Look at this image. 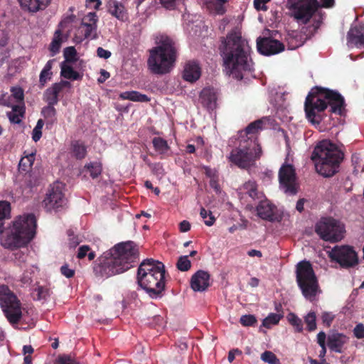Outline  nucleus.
<instances>
[{
	"label": "nucleus",
	"instance_id": "nucleus-1",
	"mask_svg": "<svg viewBox=\"0 0 364 364\" xmlns=\"http://www.w3.org/2000/svg\"><path fill=\"white\" fill-rule=\"evenodd\" d=\"M219 50L223 58L224 71L237 80L244 77V73L253 70L250 53L251 48L247 41L242 36L241 31L235 28L226 37L220 38Z\"/></svg>",
	"mask_w": 364,
	"mask_h": 364
},
{
	"label": "nucleus",
	"instance_id": "nucleus-2",
	"mask_svg": "<svg viewBox=\"0 0 364 364\" xmlns=\"http://www.w3.org/2000/svg\"><path fill=\"white\" fill-rule=\"evenodd\" d=\"M330 107L329 112L343 116L346 112L344 97L337 90L316 86L307 95L304 102L306 119L318 125L324 118L323 112Z\"/></svg>",
	"mask_w": 364,
	"mask_h": 364
},
{
	"label": "nucleus",
	"instance_id": "nucleus-3",
	"mask_svg": "<svg viewBox=\"0 0 364 364\" xmlns=\"http://www.w3.org/2000/svg\"><path fill=\"white\" fill-rule=\"evenodd\" d=\"M341 146L343 145L339 146L330 139H323L316 143L311 158L319 175L331 178L339 172L345 158Z\"/></svg>",
	"mask_w": 364,
	"mask_h": 364
},
{
	"label": "nucleus",
	"instance_id": "nucleus-4",
	"mask_svg": "<svg viewBox=\"0 0 364 364\" xmlns=\"http://www.w3.org/2000/svg\"><path fill=\"white\" fill-rule=\"evenodd\" d=\"M108 255L109 257L99 266L102 277H109L127 271L139 254L137 245L132 241H127L116 245Z\"/></svg>",
	"mask_w": 364,
	"mask_h": 364
},
{
	"label": "nucleus",
	"instance_id": "nucleus-5",
	"mask_svg": "<svg viewBox=\"0 0 364 364\" xmlns=\"http://www.w3.org/2000/svg\"><path fill=\"white\" fill-rule=\"evenodd\" d=\"M36 221L33 214L18 217L12 226L2 231L1 245L13 250L26 245L34 237Z\"/></svg>",
	"mask_w": 364,
	"mask_h": 364
},
{
	"label": "nucleus",
	"instance_id": "nucleus-6",
	"mask_svg": "<svg viewBox=\"0 0 364 364\" xmlns=\"http://www.w3.org/2000/svg\"><path fill=\"white\" fill-rule=\"evenodd\" d=\"M287 8L298 23L310 26L315 33L321 26L325 13L321 10V4L317 0H287Z\"/></svg>",
	"mask_w": 364,
	"mask_h": 364
},
{
	"label": "nucleus",
	"instance_id": "nucleus-7",
	"mask_svg": "<svg viewBox=\"0 0 364 364\" xmlns=\"http://www.w3.org/2000/svg\"><path fill=\"white\" fill-rule=\"evenodd\" d=\"M159 261L152 259H144L137 271V283L146 291L151 298L159 296Z\"/></svg>",
	"mask_w": 364,
	"mask_h": 364
},
{
	"label": "nucleus",
	"instance_id": "nucleus-8",
	"mask_svg": "<svg viewBox=\"0 0 364 364\" xmlns=\"http://www.w3.org/2000/svg\"><path fill=\"white\" fill-rule=\"evenodd\" d=\"M262 148L256 140H250L246 145L241 143L233 149L229 156V161L241 169L248 170L255 165V162L262 156Z\"/></svg>",
	"mask_w": 364,
	"mask_h": 364
},
{
	"label": "nucleus",
	"instance_id": "nucleus-9",
	"mask_svg": "<svg viewBox=\"0 0 364 364\" xmlns=\"http://www.w3.org/2000/svg\"><path fill=\"white\" fill-rule=\"evenodd\" d=\"M296 281L303 296L310 301L316 296L318 282L310 262L303 260L296 265Z\"/></svg>",
	"mask_w": 364,
	"mask_h": 364
},
{
	"label": "nucleus",
	"instance_id": "nucleus-10",
	"mask_svg": "<svg viewBox=\"0 0 364 364\" xmlns=\"http://www.w3.org/2000/svg\"><path fill=\"white\" fill-rule=\"evenodd\" d=\"M178 57L176 42L166 34H161V75L169 73Z\"/></svg>",
	"mask_w": 364,
	"mask_h": 364
},
{
	"label": "nucleus",
	"instance_id": "nucleus-11",
	"mask_svg": "<svg viewBox=\"0 0 364 364\" xmlns=\"http://www.w3.org/2000/svg\"><path fill=\"white\" fill-rule=\"evenodd\" d=\"M316 232L323 240L336 242L343 237L345 229L338 220L332 218H324L316 224Z\"/></svg>",
	"mask_w": 364,
	"mask_h": 364
},
{
	"label": "nucleus",
	"instance_id": "nucleus-12",
	"mask_svg": "<svg viewBox=\"0 0 364 364\" xmlns=\"http://www.w3.org/2000/svg\"><path fill=\"white\" fill-rule=\"evenodd\" d=\"M329 257L343 268L353 267L358 262L356 252L348 245L336 246L329 252Z\"/></svg>",
	"mask_w": 364,
	"mask_h": 364
},
{
	"label": "nucleus",
	"instance_id": "nucleus-13",
	"mask_svg": "<svg viewBox=\"0 0 364 364\" xmlns=\"http://www.w3.org/2000/svg\"><path fill=\"white\" fill-rule=\"evenodd\" d=\"M0 304L4 314L9 321L11 323H16L22 316L21 304L16 296L9 293L0 297Z\"/></svg>",
	"mask_w": 364,
	"mask_h": 364
},
{
	"label": "nucleus",
	"instance_id": "nucleus-14",
	"mask_svg": "<svg viewBox=\"0 0 364 364\" xmlns=\"http://www.w3.org/2000/svg\"><path fill=\"white\" fill-rule=\"evenodd\" d=\"M62 186L63 185L60 183H56L51 186L43 201L46 211L57 210L65 205L66 200L62 191Z\"/></svg>",
	"mask_w": 364,
	"mask_h": 364
},
{
	"label": "nucleus",
	"instance_id": "nucleus-15",
	"mask_svg": "<svg viewBox=\"0 0 364 364\" xmlns=\"http://www.w3.org/2000/svg\"><path fill=\"white\" fill-rule=\"evenodd\" d=\"M280 186L285 193L295 195L297 193L296 187V171L291 164H284L279 171Z\"/></svg>",
	"mask_w": 364,
	"mask_h": 364
},
{
	"label": "nucleus",
	"instance_id": "nucleus-16",
	"mask_svg": "<svg viewBox=\"0 0 364 364\" xmlns=\"http://www.w3.org/2000/svg\"><path fill=\"white\" fill-rule=\"evenodd\" d=\"M257 48L264 55L277 54L284 50V45L279 41L267 37L257 39Z\"/></svg>",
	"mask_w": 364,
	"mask_h": 364
},
{
	"label": "nucleus",
	"instance_id": "nucleus-17",
	"mask_svg": "<svg viewBox=\"0 0 364 364\" xmlns=\"http://www.w3.org/2000/svg\"><path fill=\"white\" fill-rule=\"evenodd\" d=\"M210 285V274L206 271L198 270L191 278L190 287L194 291H205Z\"/></svg>",
	"mask_w": 364,
	"mask_h": 364
},
{
	"label": "nucleus",
	"instance_id": "nucleus-18",
	"mask_svg": "<svg viewBox=\"0 0 364 364\" xmlns=\"http://www.w3.org/2000/svg\"><path fill=\"white\" fill-rule=\"evenodd\" d=\"M239 194L240 198L247 199L249 198L251 200H261L263 197L262 193L258 191V186L255 181H248L243 183L239 188Z\"/></svg>",
	"mask_w": 364,
	"mask_h": 364
},
{
	"label": "nucleus",
	"instance_id": "nucleus-19",
	"mask_svg": "<svg viewBox=\"0 0 364 364\" xmlns=\"http://www.w3.org/2000/svg\"><path fill=\"white\" fill-rule=\"evenodd\" d=\"M276 207L267 200H260L256 208L257 215L262 220L273 222L277 217L274 213Z\"/></svg>",
	"mask_w": 364,
	"mask_h": 364
},
{
	"label": "nucleus",
	"instance_id": "nucleus-20",
	"mask_svg": "<svg viewBox=\"0 0 364 364\" xmlns=\"http://www.w3.org/2000/svg\"><path fill=\"white\" fill-rule=\"evenodd\" d=\"M201 75V69L198 63L196 60H189L185 63L183 78L189 82L197 81Z\"/></svg>",
	"mask_w": 364,
	"mask_h": 364
},
{
	"label": "nucleus",
	"instance_id": "nucleus-21",
	"mask_svg": "<svg viewBox=\"0 0 364 364\" xmlns=\"http://www.w3.org/2000/svg\"><path fill=\"white\" fill-rule=\"evenodd\" d=\"M347 41L349 46H364V25L351 28L347 34Z\"/></svg>",
	"mask_w": 364,
	"mask_h": 364
},
{
	"label": "nucleus",
	"instance_id": "nucleus-22",
	"mask_svg": "<svg viewBox=\"0 0 364 364\" xmlns=\"http://www.w3.org/2000/svg\"><path fill=\"white\" fill-rule=\"evenodd\" d=\"M348 341V337L343 333H333L328 336L327 344L331 350L342 353L343 346Z\"/></svg>",
	"mask_w": 364,
	"mask_h": 364
},
{
	"label": "nucleus",
	"instance_id": "nucleus-23",
	"mask_svg": "<svg viewBox=\"0 0 364 364\" xmlns=\"http://www.w3.org/2000/svg\"><path fill=\"white\" fill-rule=\"evenodd\" d=\"M306 36L302 32L292 31L287 35L286 38L287 46L289 50H295L304 45L306 40Z\"/></svg>",
	"mask_w": 364,
	"mask_h": 364
},
{
	"label": "nucleus",
	"instance_id": "nucleus-24",
	"mask_svg": "<svg viewBox=\"0 0 364 364\" xmlns=\"http://www.w3.org/2000/svg\"><path fill=\"white\" fill-rule=\"evenodd\" d=\"M200 100L203 107L213 110L216 107V96L210 88H204L200 94Z\"/></svg>",
	"mask_w": 364,
	"mask_h": 364
},
{
	"label": "nucleus",
	"instance_id": "nucleus-25",
	"mask_svg": "<svg viewBox=\"0 0 364 364\" xmlns=\"http://www.w3.org/2000/svg\"><path fill=\"white\" fill-rule=\"evenodd\" d=\"M21 7L30 12H36L43 9L50 0H18Z\"/></svg>",
	"mask_w": 364,
	"mask_h": 364
},
{
	"label": "nucleus",
	"instance_id": "nucleus-26",
	"mask_svg": "<svg viewBox=\"0 0 364 364\" xmlns=\"http://www.w3.org/2000/svg\"><path fill=\"white\" fill-rule=\"evenodd\" d=\"M150 55L147 60L149 70L155 73L159 74V46H157L149 50Z\"/></svg>",
	"mask_w": 364,
	"mask_h": 364
},
{
	"label": "nucleus",
	"instance_id": "nucleus-27",
	"mask_svg": "<svg viewBox=\"0 0 364 364\" xmlns=\"http://www.w3.org/2000/svg\"><path fill=\"white\" fill-rule=\"evenodd\" d=\"M109 12L117 18L123 21L125 17L124 8L115 0H109L107 3Z\"/></svg>",
	"mask_w": 364,
	"mask_h": 364
},
{
	"label": "nucleus",
	"instance_id": "nucleus-28",
	"mask_svg": "<svg viewBox=\"0 0 364 364\" xmlns=\"http://www.w3.org/2000/svg\"><path fill=\"white\" fill-rule=\"evenodd\" d=\"M55 105H48L41 110V114L46 119V127L52 126L56 122V109Z\"/></svg>",
	"mask_w": 364,
	"mask_h": 364
},
{
	"label": "nucleus",
	"instance_id": "nucleus-29",
	"mask_svg": "<svg viewBox=\"0 0 364 364\" xmlns=\"http://www.w3.org/2000/svg\"><path fill=\"white\" fill-rule=\"evenodd\" d=\"M120 98L124 100H129L134 102H149L150 99L144 94H141L137 91H127L119 95Z\"/></svg>",
	"mask_w": 364,
	"mask_h": 364
},
{
	"label": "nucleus",
	"instance_id": "nucleus-30",
	"mask_svg": "<svg viewBox=\"0 0 364 364\" xmlns=\"http://www.w3.org/2000/svg\"><path fill=\"white\" fill-rule=\"evenodd\" d=\"M11 218V204L6 200H0V233L2 232L4 221Z\"/></svg>",
	"mask_w": 364,
	"mask_h": 364
},
{
	"label": "nucleus",
	"instance_id": "nucleus-31",
	"mask_svg": "<svg viewBox=\"0 0 364 364\" xmlns=\"http://www.w3.org/2000/svg\"><path fill=\"white\" fill-rule=\"evenodd\" d=\"M60 69V75L64 78L73 80H80L81 78L80 74L75 71L71 66L65 63V62L61 63Z\"/></svg>",
	"mask_w": 364,
	"mask_h": 364
},
{
	"label": "nucleus",
	"instance_id": "nucleus-32",
	"mask_svg": "<svg viewBox=\"0 0 364 364\" xmlns=\"http://www.w3.org/2000/svg\"><path fill=\"white\" fill-rule=\"evenodd\" d=\"M60 91L56 87L53 85L51 87L48 88L43 94V100L48 103V105H56L58 102V94Z\"/></svg>",
	"mask_w": 364,
	"mask_h": 364
},
{
	"label": "nucleus",
	"instance_id": "nucleus-33",
	"mask_svg": "<svg viewBox=\"0 0 364 364\" xmlns=\"http://www.w3.org/2000/svg\"><path fill=\"white\" fill-rule=\"evenodd\" d=\"M263 124L262 119H257L249 124L245 129L246 136L257 134L259 131L262 130Z\"/></svg>",
	"mask_w": 364,
	"mask_h": 364
},
{
	"label": "nucleus",
	"instance_id": "nucleus-34",
	"mask_svg": "<svg viewBox=\"0 0 364 364\" xmlns=\"http://www.w3.org/2000/svg\"><path fill=\"white\" fill-rule=\"evenodd\" d=\"M84 169L90 173L92 178H95L101 174L102 166L100 163L92 162L85 165Z\"/></svg>",
	"mask_w": 364,
	"mask_h": 364
},
{
	"label": "nucleus",
	"instance_id": "nucleus-35",
	"mask_svg": "<svg viewBox=\"0 0 364 364\" xmlns=\"http://www.w3.org/2000/svg\"><path fill=\"white\" fill-rule=\"evenodd\" d=\"M62 43V39L60 37V31L58 30L55 32V36L50 45V50L51 52V55L54 56L57 54L60 48Z\"/></svg>",
	"mask_w": 364,
	"mask_h": 364
},
{
	"label": "nucleus",
	"instance_id": "nucleus-36",
	"mask_svg": "<svg viewBox=\"0 0 364 364\" xmlns=\"http://www.w3.org/2000/svg\"><path fill=\"white\" fill-rule=\"evenodd\" d=\"M72 149L74 156L79 159L85 157L87 151L85 145L79 141H74L72 144Z\"/></svg>",
	"mask_w": 364,
	"mask_h": 364
},
{
	"label": "nucleus",
	"instance_id": "nucleus-37",
	"mask_svg": "<svg viewBox=\"0 0 364 364\" xmlns=\"http://www.w3.org/2000/svg\"><path fill=\"white\" fill-rule=\"evenodd\" d=\"M287 318L289 323L294 327L296 332H302L303 322L300 318H299L294 313H289Z\"/></svg>",
	"mask_w": 364,
	"mask_h": 364
},
{
	"label": "nucleus",
	"instance_id": "nucleus-38",
	"mask_svg": "<svg viewBox=\"0 0 364 364\" xmlns=\"http://www.w3.org/2000/svg\"><path fill=\"white\" fill-rule=\"evenodd\" d=\"M81 26L85 28L84 37L85 38H91L95 39L97 38L96 29L97 25L95 23H90L85 22L84 21L81 23Z\"/></svg>",
	"mask_w": 364,
	"mask_h": 364
},
{
	"label": "nucleus",
	"instance_id": "nucleus-39",
	"mask_svg": "<svg viewBox=\"0 0 364 364\" xmlns=\"http://www.w3.org/2000/svg\"><path fill=\"white\" fill-rule=\"evenodd\" d=\"M183 3L184 0H161V7L168 11H174Z\"/></svg>",
	"mask_w": 364,
	"mask_h": 364
},
{
	"label": "nucleus",
	"instance_id": "nucleus-40",
	"mask_svg": "<svg viewBox=\"0 0 364 364\" xmlns=\"http://www.w3.org/2000/svg\"><path fill=\"white\" fill-rule=\"evenodd\" d=\"M282 318V315L271 313L267 317H266L262 321V326L269 328L272 325L277 324L280 319Z\"/></svg>",
	"mask_w": 364,
	"mask_h": 364
},
{
	"label": "nucleus",
	"instance_id": "nucleus-41",
	"mask_svg": "<svg viewBox=\"0 0 364 364\" xmlns=\"http://www.w3.org/2000/svg\"><path fill=\"white\" fill-rule=\"evenodd\" d=\"M34 161V155L33 154L23 157L18 164V169L19 171L22 170L24 171H28L29 168L31 167Z\"/></svg>",
	"mask_w": 364,
	"mask_h": 364
},
{
	"label": "nucleus",
	"instance_id": "nucleus-42",
	"mask_svg": "<svg viewBox=\"0 0 364 364\" xmlns=\"http://www.w3.org/2000/svg\"><path fill=\"white\" fill-rule=\"evenodd\" d=\"M304 322L307 326V330L310 332L316 329V316L314 311H310L305 317Z\"/></svg>",
	"mask_w": 364,
	"mask_h": 364
},
{
	"label": "nucleus",
	"instance_id": "nucleus-43",
	"mask_svg": "<svg viewBox=\"0 0 364 364\" xmlns=\"http://www.w3.org/2000/svg\"><path fill=\"white\" fill-rule=\"evenodd\" d=\"M177 268L182 272H186L191 267V261L188 259V256H181L176 264Z\"/></svg>",
	"mask_w": 364,
	"mask_h": 364
},
{
	"label": "nucleus",
	"instance_id": "nucleus-44",
	"mask_svg": "<svg viewBox=\"0 0 364 364\" xmlns=\"http://www.w3.org/2000/svg\"><path fill=\"white\" fill-rule=\"evenodd\" d=\"M261 359L269 364H281L276 355L272 351L266 350L261 355Z\"/></svg>",
	"mask_w": 364,
	"mask_h": 364
},
{
	"label": "nucleus",
	"instance_id": "nucleus-45",
	"mask_svg": "<svg viewBox=\"0 0 364 364\" xmlns=\"http://www.w3.org/2000/svg\"><path fill=\"white\" fill-rule=\"evenodd\" d=\"M77 55V52L75 48L73 46L67 47L64 49L63 55L65 58V63L68 62H74L76 60L75 56Z\"/></svg>",
	"mask_w": 364,
	"mask_h": 364
},
{
	"label": "nucleus",
	"instance_id": "nucleus-46",
	"mask_svg": "<svg viewBox=\"0 0 364 364\" xmlns=\"http://www.w3.org/2000/svg\"><path fill=\"white\" fill-rule=\"evenodd\" d=\"M240 322L243 326H253L257 321L254 315L248 314L242 316Z\"/></svg>",
	"mask_w": 364,
	"mask_h": 364
},
{
	"label": "nucleus",
	"instance_id": "nucleus-47",
	"mask_svg": "<svg viewBox=\"0 0 364 364\" xmlns=\"http://www.w3.org/2000/svg\"><path fill=\"white\" fill-rule=\"evenodd\" d=\"M321 318L322 323L327 328H329L335 318V315L331 312L324 311L322 313Z\"/></svg>",
	"mask_w": 364,
	"mask_h": 364
},
{
	"label": "nucleus",
	"instance_id": "nucleus-48",
	"mask_svg": "<svg viewBox=\"0 0 364 364\" xmlns=\"http://www.w3.org/2000/svg\"><path fill=\"white\" fill-rule=\"evenodd\" d=\"M37 291V299L38 300L46 299L50 296V290L44 287H39L36 289Z\"/></svg>",
	"mask_w": 364,
	"mask_h": 364
},
{
	"label": "nucleus",
	"instance_id": "nucleus-49",
	"mask_svg": "<svg viewBox=\"0 0 364 364\" xmlns=\"http://www.w3.org/2000/svg\"><path fill=\"white\" fill-rule=\"evenodd\" d=\"M55 364H80L75 360L73 359L69 355H63L59 357L55 361Z\"/></svg>",
	"mask_w": 364,
	"mask_h": 364
},
{
	"label": "nucleus",
	"instance_id": "nucleus-50",
	"mask_svg": "<svg viewBox=\"0 0 364 364\" xmlns=\"http://www.w3.org/2000/svg\"><path fill=\"white\" fill-rule=\"evenodd\" d=\"M353 333L358 339L364 338V324L361 323L357 324L353 329Z\"/></svg>",
	"mask_w": 364,
	"mask_h": 364
},
{
	"label": "nucleus",
	"instance_id": "nucleus-51",
	"mask_svg": "<svg viewBox=\"0 0 364 364\" xmlns=\"http://www.w3.org/2000/svg\"><path fill=\"white\" fill-rule=\"evenodd\" d=\"M270 0H254V6L257 11H267L266 4Z\"/></svg>",
	"mask_w": 364,
	"mask_h": 364
},
{
	"label": "nucleus",
	"instance_id": "nucleus-52",
	"mask_svg": "<svg viewBox=\"0 0 364 364\" xmlns=\"http://www.w3.org/2000/svg\"><path fill=\"white\" fill-rule=\"evenodd\" d=\"M13 97L18 102L23 100V90L21 87H13L11 89Z\"/></svg>",
	"mask_w": 364,
	"mask_h": 364
},
{
	"label": "nucleus",
	"instance_id": "nucleus-53",
	"mask_svg": "<svg viewBox=\"0 0 364 364\" xmlns=\"http://www.w3.org/2000/svg\"><path fill=\"white\" fill-rule=\"evenodd\" d=\"M51 75H52V73H43V71L41 72L40 77H39V82H40L41 88L44 87L47 80H48L51 78Z\"/></svg>",
	"mask_w": 364,
	"mask_h": 364
},
{
	"label": "nucleus",
	"instance_id": "nucleus-54",
	"mask_svg": "<svg viewBox=\"0 0 364 364\" xmlns=\"http://www.w3.org/2000/svg\"><path fill=\"white\" fill-rule=\"evenodd\" d=\"M9 120L15 124H19L21 122V117H23V114H19V113L16 112H8L7 114Z\"/></svg>",
	"mask_w": 364,
	"mask_h": 364
},
{
	"label": "nucleus",
	"instance_id": "nucleus-55",
	"mask_svg": "<svg viewBox=\"0 0 364 364\" xmlns=\"http://www.w3.org/2000/svg\"><path fill=\"white\" fill-rule=\"evenodd\" d=\"M97 55L99 58L107 59L111 56V52L102 48V47H99L97 49Z\"/></svg>",
	"mask_w": 364,
	"mask_h": 364
},
{
	"label": "nucleus",
	"instance_id": "nucleus-56",
	"mask_svg": "<svg viewBox=\"0 0 364 364\" xmlns=\"http://www.w3.org/2000/svg\"><path fill=\"white\" fill-rule=\"evenodd\" d=\"M60 272L67 278L73 277L74 275V270L68 268L66 264L61 267Z\"/></svg>",
	"mask_w": 364,
	"mask_h": 364
},
{
	"label": "nucleus",
	"instance_id": "nucleus-57",
	"mask_svg": "<svg viewBox=\"0 0 364 364\" xmlns=\"http://www.w3.org/2000/svg\"><path fill=\"white\" fill-rule=\"evenodd\" d=\"M160 272H161V293L164 290V288H165L164 279H165V274H166L165 267L162 264V262H161Z\"/></svg>",
	"mask_w": 364,
	"mask_h": 364
},
{
	"label": "nucleus",
	"instance_id": "nucleus-58",
	"mask_svg": "<svg viewBox=\"0 0 364 364\" xmlns=\"http://www.w3.org/2000/svg\"><path fill=\"white\" fill-rule=\"evenodd\" d=\"M241 354H242V351L240 350H239L238 348L232 349V350H230L228 353V361L230 363H232L234 360L236 355H241Z\"/></svg>",
	"mask_w": 364,
	"mask_h": 364
},
{
	"label": "nucleus",
	"instance_id": "nucleus-59",
	"mask_svg": "<svg viewBox=\"0 0 364 364\" xmlns=\"http://www.w3.org/2000/svg\"><path fill=\"white\" fill-rule=\"evenodd\" d=\"M326 335L325 332L321 331L317 334V343L320 346H326Z\"/></svg>",
	"mask_w": 364,
	"mask_h": 364
},
{
	"label": "nucleus",
	"instance_id": "nucleus-60",
	"mask_svg": "<svg viewBox=\"0 0 364 364\" xmlns=\"http://www.w3.org/2000/svg\"><path fill=\"white\" fill-rule=\"evenodd\" d=\"M90 250V247L87 245H82L79 248L77 257L82 259L85 257L87 252Z\"/></svg>",
	"mask_w": 364,
	"mask_h": 364
},
{
	"label": "nucleus",
	"instance_id": "nucleus-61",
	"mask_svg": "<svg viewBox=\"0 0 364 364\" xmlns=\"http://www.w3.org/2000/svg\"><path fill=\"white\" fill-rule=\"evenodd\" d=\"M53 85L56 87V88L58 89L60 92L63 90V88L70 87V82L65 80H61L60 82H56Z\"/></svg>",
	"mask_w": 364,
	"mask_h": 364
},
{
	"label": "nucleus",
	"instance_id": "nucleus-62",
	"mask_svg": "<svg viewBox=\"0 0 364 364\" xmlns=\"http://www.w3.org/2000/svg\"><path fill=\"white\" fill-rule=\"evenodd\" d=\"M180 231L182 232H186L191 229V224L187 220H183L179 224Z\"/></svg>",
	"mask_w": 364,
	"mask_h": 364
},
{
	"label": "nucleus",
	"instance_id": "nucleus-63",
	"mask_svg": "<svg viewBox=\"0 0 364 364\" xmlns=\"http://www.w3.org/2000/svg\"><path fill=\"white\" fill-rule=\"evenodd\" d=\"M42 136V132L41 129H38L37 128L34 127L32 132V139L33 140L36 142L38 140H40L41 137Z\"/></svg>",
	"mask_w": 364,
	"mask_h": 364
},
{
	"label": "nucleus",
	"instance_id": "nucleus-64",
	"mask_svg": "<svg viewBox=\"0 0 364 364\" xmlns=\"http://www.w3.org/2000/svg\"><path fill=\"white\" fill-rule=\"evenodd\" d=\"M85 19H87L90 23L96 24L97 21V17L95 12H90L82 21Z\"/></svg>",
	"mask_w": 364,
	"mask_h": 364
}]
</instances>
